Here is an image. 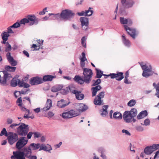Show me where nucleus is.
Segmentation results:
<instances>
[{"instance_id":"nucleus-1","label":"nucleus","mask_w":159,"mask_h":159,"mask_svg":"<svg viewBox=\"0 0 159 159\" xmlns=\"http://www.w3.org/2000/svg\"><path fill=\"white\" fill-rule=\"evenodd\" d=\"M83 71L82 76L76 75L73 80L75 82L81 85L83 84L84 83L89 84L90 82L93 74L92 70L90 69L84 68Z\"/></svg>"},{"instance_id":"nucleus-2","label":"nucleus","mask_w":159,"mask_h":159,"mask_svg":"<svg viewBox=\"0 0 159 159\" xmlns=\"http://www.w3.org/2000/svg\"><path fill=\"white\" fill-rule=\"evenodd\" d=\"M9 33H10V27L8 28L7 31H5L1 34V36L3 40L1 43L5 44V51L8 52L6 57L8 61L10 62V44L8 42H6L9 36Z\"/></svg>"},{"instance_id":"nucleus-3","label":"nucleus","mask_w":159,"mask_h":159,"mask_svg":"<svg viewBox=\"0 0 159 159\" xmlns=\"http://www.w3.org/2000/svg\"><path fill=\"white\" fill-rule=\"evenodd\" d=\"M5 70L3 71H0V83L3 86H6L9 84L10 78V66H5Z\"/></svg>"},{"instance_id":"nucleus-4","label":"nucleus","mask_w":159,"mask_h":159,"mask_svg":"<svg viewBox=\"0 0 159 159\" xmlns=\"http://www.w3.org/2000/svg\"><path fill=\"white\" fill-rule=\"evenodd\" d=\"M138 63L143 70L142 74V75L143 77L148 78L152 75L153 74L157 75L152 70V67L150 65H147L143 62H139Z\"/></svg>"},{"instance_id":"nucleus-5","label":"nucleus","mask_w":159,"mask_h":159,"mask_svg":"<svg viewBox=\"0 0 159 159\" xmlns=\"http://www.w3.org/2000/svg\"><path fill=\"white\" fill-rule=\"evenodd\" d=\"M60 14V19L64 20H68L71 21L73 18L74 14L71 11L65 9L62 11Z\"/></svg>"},{"instance_id":"nucleus-6","label":"nucleus","mask_w":159,"mask_h":159,"mask_svg":"<svg viewBox=\"0 0 159 159\" xmlns=\"http://www.w3.org/2000/svg\"><path fill=\"white\" fill-rule=\"evenodd\" d=\"M28 126V125L23 123L19 127L16 128L18 135L21 136H25L29 131Z\"/></svg>"},{"instance_id":"nucleus-7","label":"nucleus","mask_w":159,"mask_h":159,"mask_svg":"<svg viewBox=\"0 0 159 159\" xmlns=\"http://www.w3.org/2000/svg\"><path fill=\"white\" fill-rule=\"evenodd\" d=\"M105 92H101L99 93L95 97L93 103L95 105L100 106L104 104L103 100L102 99L104 98Z\"/></svg>"},{"instance_id":"nucleus-8","label":"nucleus","mask_w":159,"mask_h":159,"mask_svg":"<svg viewBox=\"0 0 159 159\" xmlns=\"http://www.w3.org/2000/svg\"><path fill=\"white\" fill-rule=\"evenodd\" d=\"M78 114L76 111L71 110L67 112L62 113V117L64 119H69L78 116Z\"/></svg>"},{"instance_id":"nucleus-9","label":"nucleus","mask_w":159,"mask_h":159,"mask_svg":"<svg viewBox=\"0 0 159 159\" xmlns=\"http://www.w3.org/2000/svg\"><path fill=\"white\" fill-rule=\"evenodd\" d=\"M28 141L26 138L20 137L16 143V148L18 149H21L27 144Z\"/></svg>"},{"instance_id":"nucleus-10","label":"nucleus","mask_w":159,"mask_h":159,"mask_svg":"<svg viewBox=\"0 0 159 159\" xmlns=\"http://www.w3.org/2000/svg\"><path fill=\"white\" fill-rule=\"evenodd\" d=\"M27 18L29 20V24L31 26L37 25L39 20V19L33 14L28 16Z\"/></svg>"},{"instance_id":"nucleus-11","label":"nucleus","mask_w":159,"mask_h":159,"mask_svg":"<svg viewBox=\"0 0 159 159\" xmlns=\"http://www.w3.org/2000/svg\"><path fill=\"white\" fill-rule=\"evenodd\" d=\"M27 18L29 20V24L31 26L37 25L39 20V19L33 14L28 16Z\"/></svg>"},{"instance_id":"nucleus-12","label":"nucleus","mask_w":159,"mask_h":159,"mask_svg":"<svg viewBox=\"0 0 159 159\" xmlns=\"http://www.w3.org/2000/svg\"><path fill=\"white\" fill-rule=\"evenodd\" d=\"M27 18L29 20V24L31 26L37 25L39 20V19L33 14L28 16Z\"/></svg>"},{"instance_id":"nucleus-13","label":"nucleus","mask_w":159,"mask_h":159,"mask_svg":"<svg viewBox=\"0 0 159 159\" xmlns=\"http://www.w3.org/2000/svg\"><path fill=\"white\" fill-rule=\"evenodd\" d=\"M80 21L82 29L86 31L88 29L89 21L88 19L86 17H81L80 18Z\"/></svg>"},{"instance_id":"nucleus-14","label":"nucleus","mask_w":159,"mask_h":159,"mask_svg":"<svg viewBox=\"0 0 159 159\" xmlns=\"http://www.w3.org/2000/svg\"><path fill=\"white\" fill-rule=\"evenodd\" d=\"M121 3L125 8H128L132 7L134 4V2L132 0H120Z\"/></svg>"},{"instance_id":"nucleus-15","label":"nucleus","mask_w":159,"mask_h":159,"mask_svg":"<svg viewBox=\"0 0 159 159\" xmlns=\"http://www.w3.org/2000/svg\"><path fill=\"white\" fill-rule=\"evenodd\" d=\"M111 79L115 78L117 81H121L124 78L123 73L121 72H117L116 73H110L109 74Z\"/></svg>"},{"instance_id":"nucleus-16","label":"nucleus","mask_w":159,"mask_h":159,"mask_svg":"<svg viewBox=\"0 0 159 159\" xmlns=\"http://www.w3.org/2000/svg\"><path fill=\"white\" fill-rule=\"evenodd\" d=\"M21 155L25 156L26 158H27L31 154L32 152V150L29 148V146L28 147L24 148L21 150V151H19Z\"/></svg>"},{"instance_id":"nucleus-17","label":"nucleus","mask_w":159,"mask_h":159,"mask_svg":"<svg viewBox=\"0 0 159 159\" xmlns=\"http://www.w3.org/2000/svg\"><path fill=\"white\" fill-rule=\"evenodd\" d=\"M29 83L32 85H37L43 83L42 79L38 76L32 77Z\"/></svg>"},{"instance_id":"nucleus-18","label":"nucleus","mask_w":159,"mask_h":159,"mask_svg":"<svg viewBox=\"0 0 159 159\" xmlns=\"http://www.w3.org/2000/svg\"><path fill=\"white\" fill-rule=\"evenodd\" d=\"M123 117L125 121L127 123L131 122L132 119L133 118L130 114V113H129L128 111L124 112L123 115Z\"/></svg>"},{"instance_id":"nucleus-19","label":"nucleus","mask_w":159,"mask_h":159,"mask_svg":"<svg viewBox=\"0 0 159 159\" xmlns=\"http://www.w3.org/2000/svg\"><path fill=\"white\" fill-rule=\"evenodd\" d=\"M124 27L127 33L133 39H135L136 35L135 29L130 28L126 25H124Z\"/></svg>"},{"instance_id":"nucleus-20","label":"nucleus","mask_w":159,"mask_h":159,"mask_svg":"<svg viewBox=\"0 0 159 159\" xmlns=\"http://www.w3.org/2000/svg\"><path fill=\"white\" fill-rule=\"evenodd\" d=\"M108 105H104L102 106V109L99 111L101 116L103 117H105L108 114Z\"/></svg>"},{"instance_id":"nucleus-21","label":"nucleus","mask_w":159,"mask_h":159,"mask_svg":"<svg viewBox=\"0 0 159 159\" xmlns=\"http://www.w3.org/2000/svg\"><path fill=\"white\" fill-rule=\"evenodd\" d=\"M70 102L66 103V101L63 99H62L57 102V106L59 107L63 108L68 105Z\"/></svg>"},{"instance_id":"nucleus-22","label":"nucleus","mask_w":159,"mask_h":159,"mask_svg":"<svg viewBox=\"0 0 159 159\" xmlns=\"http://www.w3.org/2000/svg\"><path fill=\"white\" fill-rule=\"evenodd\" d=\"M122 40L124 45L127 48H129L131 45V43L129 39L125 37L124 34L122 36Z\"/></svg>"},{"instance_id":"nucleus-23","label":"nucleus","mask_w":159,"mask_h":159,"mask_svg":"<svg viewBox=\"0 0 159 159\" xmlns=\"http://www.w3.org/2000/svg\"><path fill=\"white\" fill-rule=\"evenodd\" d=\"M52 106L51 100L48 99L44 107L43 108V110L44 111H46L49 110Z\"/></svg>"},{"instance_id":"nucleus-24","label":"nucleus","mask_w":159,"mask_h":159,"mask_svg":"<svg viewBox=\"0 0 159 159\" xmlns=\"http://www.w3.org/2000/svg\"><path fill=\"white\" fill-rule=\"evenodd\" d=\"M56 77V76H53L51 75H45L43 76L42 79L43 82L51 81H52L53 79L55 78Z\"/></svg>"},{"instance_id":"nucleus-25","label":"nucleus","mask_w":159,"mask_h":159,"mask_svg":"<svg viewBox=\"0 0 159 159\" xmlns=\"http://www.w3.org/2000/svg\"><path fill=\"white\" fill-rule=\"evenodd\" d=\"M18 139V138L17 134L11 132V145L17 141Z\"/></svg>"},{"instance_id":"nucleus-26","label":"nucleus","mask_w":159,"mask_h":159,"mask_svg":"<svg viewBox=\"0 0 159 159\" xmlns=\"http://www.w3.org/2000/svg\"><path fill=\"white\" fill-rule=\"evenodd\" d=\"M101 89V87L99 85L92 87L91 88V90L92 91V97H93L96 96L97 92L100 90Z\"/></svg>"},{"instance_id":"nucleus-27","label":"nucleus","mask_w":159,"mask_h":159,"mask_svg":"<svg viewBox=\"0 0 159 159\" xmlns=\"http://www.w3.org/2000/svg\"><path fill=\"white\" fill-rule=\"evenodd\" d=\"M95 70L96 71V75L95 77V78L100 79L102 75L109 77V75H105L103 74V72L96 68Z\"/></svg>"},{"instance_id":"nucleus-28","label":"nucleus","mask_w":159,"mask_h":159,"mask_svg":"<svg viewBox=\"0 0 159 159\" xmlns=\"http://www.w3.org/2000/svg\"><path fill=\"white\" fill-rule=\"evenodd\" d=\"M74 94L76 99L78 100H82L84 98V95L80 91L78 90Z\"/></svg>"},{"instance_id":"nucleus-29","label":"nucleus","mask_w":159,"mask_h":159,"mask_svg":"<svg viewBox=\"0 0 159 159\" xmlns=\"http://www.w3.org/2000/svg\"><path fill=\"white\" fill-rule=\"evenodd\" d=\"M10 132H8V133L7 132V131L5 128H3L0 134V136H2L3 135H5V136L7 137V139H8V142L9 143H10Z\"/></svg>"},{"instance_id":"nucleus-30","label":"nucleus","mask_w":159,"mask_h":159,"mask_svg":"<svg viewBox=\"0 0 159 159\" xmlns=\"http://www.w3.org/2000/svg\"><path fill=\"white\" fill-rule=\"evenodd\" d=\"M23 79L22 80H18L17 85L20 87H23L25 88H28L30 87V85L28 84L25 83L23 81Z\"/></svg>"},{"instance_id":"nucleus-31","label":"nucleus","mask_w":159,"mask_h":159,"mask_svg":"<svg viewBox=\"0 0 159 159\" xmlns=\"http://www.w3.org/2000/svg\"><path fill=\"white\" fill-rule=\"evenodd\" d=\"M148 115L147 111L144 110L140 112L137 116L138 119L139 120L145 117Z\"/></svg>"},{"instance_id":"nucleus-32","label":"nucleus","mask_w":159,"mask_h":159,"mask_svg":"<svg viewBox=\"0 0 159 159\" xmlns=\"http://www.w3.org/2000/svg\"><path fill=\"white\" fill-rule=\"evenodd\" d=\"M40 144L32 143L29 146L31 150H35L38 149L40 147Z\"/></svg>"},{"instance_id":"nucleus-33","label":"nucleus","mask_w":159,"mask_h":159,"mask_svg":"<svg viewBox=\"0 0 159 159\" xmlns=\"http://www.w3.org/2000/svg\"><path fill=\"white\" fill-rule=\"evenodd\" d=\"M153 152V150H152L150 146L146 147L144 149V153L147 155H150Z\"/></svg>"},{"instance_id":"nucleus-34","label":"nucleus","mask_w":159,"mask_h":159,"mask_svg":"<svg viewBox=\"0 0 159 159\" xmlns=\"http://www.w3.org/2000/svg\"><path fill=\"white\" fill-rule=\"evenodd\" d=\"M49 16L52 15V17H51L50 18V20H55L56 19L58 20L60 19V14L59 13L54 14V13H49L48 14Z\"/></svg>"},{"instance_id":"nucleus-35","label":"nucleus","mask_w":159,"mask_h":159,"mask_svg":"<svg viewBox=\"0 0 159 159\" xmlns=\"http://www.w3.org/2000/svg\"><path fill=\"white\" fill-rule=\"evenodd\" d=\"M153 86L155 88L156 92L155 95L158 98H159V82L156 85L155 83H153Z\"/></svg>"},{"instance_id":"nucleus-36","label":"nucleus","mask_w":159,"mask_h":159,"mask_svg":"<svg viewBox=\"0 0 159 159\" xmlns=\"http://www.w3.org/2000/svg\"><path fill=\"white\" fill-rule=\"evenodd\" d=\"M113 117L116 119H120L122 118V115L120 112H116L113 114Z\"/></svg>"},{"instance_id":"nucleus-37","label":"nucleus","mask_w":159,"mask_h":159,"mask_svg":"<svg viewBox=\"0 0 159 159\" xmlns=\"http://www.w3.org/2000/svg\"><path fill=\"white\" fill-rule=\"evenodd\" d=\"M27 91V90L23 89L20 91H16L14 93V96L16 98H17V97L16 95V94H18V95H20V94H26Z\"/></svg>"},{"instance_id":"nucleus-38","label":"nucleus","mask_w":159,"mask_h":159,"mask_svg":"<svg viewBox=\"0 0 159 159\" xmlns=\"http://www.w3.org/2000/svg\"><path fill=\"white\" fill-rule=\"evenodd\" d=\"M129 113V112L131 115L134 118L136 116L137 113V110L134 108H132L130 111H128Z\"/></svg>"},{"instance_id":"nucleus-39","label":"nucleus","mask_w":159,"mask_h":159,"mask_svg":"<svg viewBox=\"0 0 159 159\" xmlns=\"http://www.w3.org/2000/svg\"><path fill=\"white\" fill-rule=\"evenodd\" d=\"M50 149L49 150L48 149L47 147L44 144H40V147L39 148V151L43 150L46 151H49L52 150V148L51 146H50Z\"/></svg>"},{"instance_id":"nucleus-40","label":"nucleus","mask_w":159,"mask_h":159,"mask_svg":"<svg viewBox=\"0 0 159 159\" xmlns=\"http://www.w3.org/2000/svg\"><path fill=\"white\" fill-rule=\"evenodd\" d=\"M13 156H12L11 157V159H19V156H20V154L19 151L16 152H13Z\"/></svg>"},{"instance_id":"nucleus-41","label":"nucleus","mask_w":159,"mask_h":159,"mask_svg":"<svg viewBox=\"0 0 159 159\" xmlns=\"http://www.w3.org/2000/svg\"><path fill=\"white\" fill-rule=\"evenodd\" d=\"M18 79L16 78H13L11 82V86L15 87L17 85L18 81Z\"/></svg>"},{"instance_id":"nucleus-42","label":"nucleus","mask_w":159,"mask_h":159,"mask_svg":"<svg viewBox=\"0 0 159 159\" xmlns=\"http://www.w3.org/2000/svg\"><path fill=\"white\" fill-rule=\"evenodd\" d=\"M70 91L73 94H75L78 91L76 89L75 86L73 84H70L69 85Z\"/></svg>"},{"instance_id":"nucleus-43","label":"nucleus","mask_w":159,"mask_h":159,"mask_svg":"<svg viewBox=\"0 0 159 159\" xmlns=\"http://www.w3.org/2000/svg\"><path fill=\"white\" fill-rule=\"evenodd\" d=\"M92 7H89V9L87 10H86V16H90L92 15L93 14V10H91L92 9Z\"/></svg>"},{"instance_id":"nucleus-44","label":"nucleus","mask_w":159,"mask_h":159,"mask_svg":"<svg viewBox=\"0 0 159 159\" xmlns=\"http://www.w3.org/2000/svg\"><path fill=\"white\" fill-rule=\"evenodd\" d=\"M93 84L92 85V86H95L98 85L101 82V80L98 78L97 80H93L92 81Z\"/></svg>"},{"instance_id":"nucleus-45","label":"nucleus","mask_w":159,"mask_h":159,"mask_svg":"<svg viewBox=\"0 0 159 159\" xmlns=\"http://www.w3.org/2000/svg\"><path fill=\"white\" fill-rule=\"evenodd\" d=\"M136 103L135 100L134 99H131L128 102L127 105L128 106L132 107L134 106Z\"/></svg>"},{"instance_id":"nucleus-46","label":"nucleus","mask_w":159,"mask_h":159,"mask_svg":"<svg viewBox=\"0 0 159 159\" xmlns=\"http://www.w3.org/2000/svg\"><path fill=\"white\" fill-rule=\"evenodd\" d=\"M17 61L15 60L13 57L11 56V65L12 66H15L17 65Z\"/></svg>"},{"instance_id":"nucleus-47","label":"nucleus","mask_w":159,"mask_h":159,"mask_svg":"<svg viewBox=\"0 0 159 159\" xmlns=\"http://www.w3.org/2000/svg\"><path fill=\"white\" fill-rule=\"evenodd\" d=\"M61 89V87L57 86H53L52 87L51 89V91L53 92H57L60 90Z\"/></svg>"},{"instance_id":"nucleus-48","label":"nucleus","mask_w":159,"mask_h":159,"mask_svg":"<svg viewBox=\"0 0 159 159\" xmlns=\"http://www.w3.org/2000/svg\"><path fill=\"white\" fill-rule=\"evenodd\" d=\"M153 152L159 149V144H153L152 145L150 146Z\"/></svg>"},{"instance_id":"nucleus-49","label":"nucleus","mask_w":159,"mask_h":159,"mask_svg":"<svg viewBox=\"0 0 159 159\" xmlns=\"http://www.w3.org/2000/svg\"><path fill=\"white\" fill-rule=\"evenodd\" d=\"M20 23L22 25H25L26 23H29V20L27 18H24L22 19L20 21Z\"/></svg>"},{"instance_id":"nucleus-50","label":"nucleus","mask_w":159,"mask_h":159,"mask_svg":"<svg viewBox=\"0 0 159 159\" xmlns=\"http://www.w3.org/2000/svg\"><path fill=\"white\" fill-rule=\"evenodd\" d=\"M150 121L149 119L147 118L144 120V124L141 123V124L143 125L147 126L150 125Z\"/></svg>"},{"instance_id":"nucleus-51","label":"nucleus","mask_w":159,"mask_h":159,"mask_svg":"<svg viewBox=\"0 0 159 159\" xmlns=\"http://www.w3.org/2000/svg\"><path fill=\"white\" fill-rule=\"evenodd\" d=\"M120 21L121 24H127L128 23V19L125 18L124 17H120Z\"/></svg>"},{"instance_id":"nucleus-52","label":"nucleus","mask_w":159,"mask_h":159,"mask_svg":"<svg viewBox=\"0 0 159 159\" xmlns=\"http://www.w3.org/2000/svg\"><path fill=\"white\" fill-rule=\"evenodd\" d=\"M33 134L35 139L40 138L42 136V134L38 132H33Z\"/></svg>"},{"instance_id":"nucleus-53","label":"nucleus","mask_w":159,"mask_h":159,"mask_svg":"<svg viewBox=\"0 0 159 159\" xmlns=\"http://www.w3.org/2000/svg\"><path fill=\"white\" fill-rule=\"evenodd\" d=\"M20 22H17L15 23L13 25L11 26V28H16L20 27Z\"/></svg>"},{"instance_id":"nucleus-54","label":"nucleus","mask_w":159,"mask_h":159,"mask_svg":"<svg viewBox=\"0 0 159 159\" xmlns=\"http://www.w3.org/2000/svg\"><path fill=\"white\" fill-rule=\"evenodd\" d=\"M86 39L85 38L84 36L82 37L81 39L82 45V46L85 48H86V45L85 43Z\"/></svg>"},{"instance_id":"nucleus-55","label":"nucleus","mask_w":159,"mask_h":159,"mask_svg":"<svg viewBox=\"0 0 159 159\" xmlns=\"http://www.w3.org/2000/svg\"><path fill=\"white\" fill-rule=\"evenodd\" d=\"M135 129L138 131L141 132L144 130L143 128L141 126L137 125L135 127Z\"/></svg>"},{"instance_id":"nucleus-56","label":"nucleus","mask_w":159,"mask_h":159,"mask_svg":"<svg viewBox=\"0 0 159 159\" xmlns=\"http://www.w3.org/2000/svg\"><path fill=\"white\" fill-rule=\"evenodd\" d=\"M43 40H37V43L36 44L39 47H40V48H42V47H41L42 45L43 44Z\"/></svg>"},{"instance_id":"nucleus-57","label":"nucleus","mask_w":159,"mask_h":159,"mask_svg":"<svg viewBox=\"0 0 159 159\" xmlns=\"http://www.w3.org/2000/svg\"><path fill=\"white\" fill-rule=\"evenodd\" d=\"M82 105H83L80 107V108H81L80 110L82 112H83L86 110L88 109V107L85 105L83 104H82Z\"/></svg>"},{"instance_id":"nucleus-58","label":"nucleus","mask_w":159,"mask_h":159,"mask_svg":"<svg viewBox=\"0 0 159 159\" xmlns=\"http://www.w3.org/2000/svg\"><path fill=\"white\" fill-rule=\"evenodd\" d=\"M16 103H19L18 106L19 107H21L22 105V100L21 97L19 98L16 101Z\"/></svg>"},{"instance_id":"nucleus-59","label":"nucleus","mask_w":159,"mask_h":159,"mask_svg":"<svg viewBox=\"0 0 159 159\" xmlns=\"http://www.w3.org/2000/svg\"><path fill=\"white\" fill-rule=\"evenodd\" d=\"M62 91H63L64 94H67L70 91L69 86L65 88L62 89Z\"/></svg>"},{"instance_id":"nucleus-60","label":"nucleus","mask_w":159,"mask_h":159,"mask_svg":"<svg viewBox=\"0 0 159 159\" xmlns=\"http://www.w3.org/2000/svg\"><path fill=\"white\" fill-rule=\"evenodd\" d=\"M32 48H33L35 49L34 50H39L40 48V47H39L36 44H33V45L31 47Z\"/></svg>"},{"instance_id":"nucleus-61","label":"nucleus","mask_w":159,"mask_h":159,"mask_svg":"<svg viewBox=\"0 0 159 159\" xmlns=\"http://www.w3.org/2000/svg\"><path fill=\"white\" fill-rule=\"evenodd\" d=\"M33 134V132H30L29 133L27 134V138L26 139H31L32 135Z\"/></svg>"},{"instance_id":"nucleus-62","label":"nucleus","mask_w":159,"mask_h":159,"mask_svg":"<svg viewBox=\"0 0 159 159\" xmlns=\"http://www.w3.org/2000/svg\"><path fill=\"white\" fill-rule=\"evenodd\" d=\"M54 116V114L52 111H49L47 114V116L49 118H51Z\"/></svg>"},{"instance_id":"nucleus-63","label":"nucleus","mask_w":159,"mask_h":159,"mask_svg":"<svg viewBox=\"0 0 159 159\" xmlns=\"http://www.w3.org/2000/svg\"><path fill=\"white\" fill-rule=\"evenodd\" d=\"M27 158L28 159H37V157L35 155H31V154Z\"/></svg>"},{"instance_id":"nucleus-64","label":"nucleus","mask_w":159,"mask_h":159,"mask_svg":"<svg viewBox=\"0 0 159 159\" xmlns=\"http://www.w3.org/2000/svg\"><path fill=\"white\" fill-rule=\"evenodd\" d=\"M159 158V150L157 151L154 157V159Z\"/></svg>"}]
</instances>
